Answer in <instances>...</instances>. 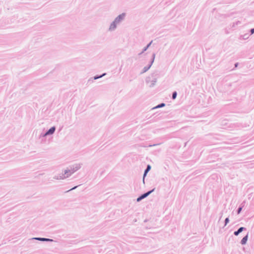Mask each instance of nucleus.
I'll use <instances>...</instances> for the list:
<instances>
[{
  "label": "nucleus",
  "instance_id": "12",
  "mask_svg": "<svg viewBox=\"0 0 254 254\" xmlns=\"http://www.w3.org/2000/svg\"><path fill=\"white\" fill-rule=\"evenodd\" d=\"M105 75V74H103L102 75H101V76H99V77H94V79H97V78H99V77H102V76H103V75Z\"/></svg>",
  "mask_w": 254,
  "mask_h": 254
},
{
  "label": "nucleus",
  "instance_id": "17",
  "mask_svg": "<svg viewBox=\"0 0 254 254\" xmlns=\"http://www.w3.org/2000/svg\"><path fill=\"white\" fill-rule=\"evenodd\" d=\"M229 221V219L228 218H227L226 219H225V222L226 223H227Z\"/></svg>",
  "mask_w": 254,
  "mask_h": 254
},
{
  "label": "nucleus",
  "instance_id": "9",
  "mask_svg": "<svg viewBox=\"0 0 254 254\" xmlns=\"http://www.w3.org/2000/svg\"><path fill=\"white\" fill-rule=\"evenodd\" d=\"M244 229V228L243 227H241L239 229V230H238V232L239 233H241Z\"/></svg>",
  "mask_w": 254,
  "mask_h": 254
},
{
  "label": "nucleus",
  "instance_id": "14",
  "mask_svg": "<svg viewBox=\"0 0 254 254\" xmlns=\"http://www.w3.org/2000/svg\"><path fill=\"white\" fill-rule=\"evenodd\" d=\"M112 26H113V28H115V27H116V26H115V24H114L112 25H111V28H112Z\"/></svg>",
  "mask_w": 254,
  "mask_h": 254
},
{
  "label": "nucleus",
  "instance_id": "3",
  "mask_svg": "<svg viewBox=\"0 0 254 254\" xmlns=\"http://www.w3.org/2000/svg\"><path fill=\"white\" fill-rule=\"evenodd\" d=\"M55 130V127H51L45 134V135L50 134L54 133Z\"/></svg>",
  "mask_w": 254,
  "mask_h": 254
},
{
  "label": "nucleus",
  "instance_id": "5",
  "mask_svg": "<svg viewBox=\"0 0 254 254\" xmlns=\"http://www.w3.org/2000/svg\"><path fill=\"white\" fill-rule=\"evenodd\" d=\"M248 240V235L246 236L245 237L243 238V239L241 241V244L242 245H244L246 243Z\"/></svg>",
  "mask_w": 254,
  "mask_h": 254
},
{
  "label": "nucleus",
  "instance_id": "10",
  "mask_svg": "<svg viewBox=\"0 0 254 254\" xmlns=\"http://www.w3.org/2000/svg\"><path fill=\"white\" fill-rule=\"evenodd\" d=\"M164 105H164V104L162 103V104H161V105H158L157 107V108H158V107H161L164 106Z\"/></svg>",
  "mask_w": 254,
  "mask_h": 254
},
{
  "label": "nucleus",
  "instance_id": "8",
  "mask_svg": "<svg viewBox=\"0 0 254 254\" xmlns=\"http://www.w3.org/2000/svg\"><path fill=\"white\" fill-rule=\"evenodd\" d=\"M176 96H177V93H176V92H175L173 93V95H172L173 99H175L176 98Z\"/></svg>",
  "mask_w": 254,
  "mask_h": 254
},
{
  "label": "nucleus",
  "instance_id": "11",
  "mask_svg": "<svg viewBox=\"0 0 254 254\" xmlns=\"http://www.w3.org/2000/svg\"><path fill=\"white\" fill-rule=\"evenodd\" d=\"M239 233H239V232H238V231H236V232H234V234H235V235H236V236H237Z\"/></svg>",
  "mask_w": 254,
  "mask_h": 254
},
{
  "label": "nucleus",
  "instance_id": "1",
  "mask_svg": "<svg viewBox=\"0 0 254 254\" xmlns=\"http://www.w3.org/2000/svg\"><path fill=\"white\" fill-rule=\"evenodd\" d=\"M73 172V171H70L69 170H65L64 171V176L61 177L62 179H64L66 177H68L69 176H70L72 173Z\"/></svg>",
  "mask_w": 254,
  "mask_h": 254
},
{
  "label": "nucleus",
  "instance_id": "15",
  "mask_svg": "<svg viewBox=\"0 0 254 254\" xmlns=\"http://www.w3.org/2000/svg\"><path fill=\"white\" fill-rule=\"evenodd\" d=\"M251 31L252 34H253L254 33V29H251Z\"/></svg>",
  "mask_w": 254,
  "mask_h": 254
},
{
  "label": "nucleus",
  "instance_id": "13",
  "mask_svg": "<svg viewBox=\"0 0 254 254\" xmlns=\"http://www.w3.org/2000/svg\"><path fill=\"white\" fill-rule=\"evenodd\" d=\"M242 210V208H239L238 211V213H240Z\"/></svg>",
  "mask_w": 254,
  "mask_h": 254
},
{
  "label": "nucleus",
  "instance_id": "4",
  "mask_svg": "<svg viewBox=\"0 0 254 254\" xmlns=\"http://www.w3.org/2000/svg\"><path fill=\"white\" fill-rule=\"evenodd\" d=\"M124 16L125 15L124 14L119 15L116 18V19L115 20V21L114 22V23H115L116 22H119L121 19H122L124 18Z\"/></svg>",
  "mask_w": 254,
  "mask_h": 254
},
{
  "label": "nucleus",
  "instance_id": "16",
  "mask_svg": "<svg viewBox=\"0 0 254 254\" xmlns=\"http://www.w3.org/2000/svg\"><path fill=\"white\" fill-rule=\"evenodd\" d=\"M77 188V186H75V187H73V188L71 189L70 190H69L68 191H69V190H73V189H75V188Z\"/></svg>",
  "mask_w": 254,
  "mask_h": 254
},
{
  "label": "nucleus",
  "instance_id": "7",
  "mask_svg": "<svg viewBox=\"0 0 254 254\" xmlns=\"http://www.w3.org/2000/svg\"><path fill=\"white\" fill-rule=\"evenodd\" d=\"M37 240H41V241H52V240L49 239H46V238H37Z\"/></svg>",
  "mask_w": 254,
  "mask_h": 254
},
{
  "label": "nucleus",
  "instance_id": "2",
  "mask_svg": "<svg viewBox=\"0 0 254 254\" xmlns=\"http://www.w3.org/2000/svg\"><path fill=\"white\" fill-rule=\"evenodd\" d=\"M153 191V190H151V191H149L143 194H142V195H141L140 197H138L137 198V201H139L140 200H141L142 199L146 197V196H147L151 192H152Z\"/></svg>",
  "mask_w": 254,
  "mask_h": 254
},
{
  "label": "nucleus",
  "instance_id": "6",
  "mask_svg": "<svg viewBox=\"0 0 254 254\" xmlns=\"http://www.w3.org/2000/svg\"><path fill=\"white\" fill-rule=\"evenodd\" d=\"M150 169H151L150 166V165H148L147 167V169H146V170L144 172V176H145L146 175V174L150 170Z\"/></svg>",
  "mask_w": 254,
  "mask_h": 254
}]
</instances>
